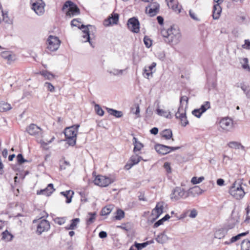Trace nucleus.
Segmentation results:
<instances>
[{"mask_svg":"<svg viewBox=\"0 0 250 250\" xmlns=\"http://www.w3.org/2000/svg\"><path fill=\"white\" fill-rule=\"evenodd\" d=\"M161 34L163 37L165 42L170 45L178 44L181 39L180 30L174 26L162 29Z\"/></svg>","mask_w":250,"mask_h":250,"instance_id":"nucleus-1","label":"nucleus"},{"mask_svg":"<svg viewBox=\"0 0 250 250\" xmlns=\"http://www.w3.org/2000/svg\"><path fill=\"white\" fill-rule=\"evenodd\" d=\"M79 127V125H75L65 129V141L69 146H74L75 145Z\"/></svg>","mask_w":250,"mask_h":250,"instance_id":"nucleus-2","label":"nucleus"},{"mask_svg":"<svg viewBox=\"0 0 250 250\" xmlns=\"http://www.w3.org/2000/svg\"><path fill=\"white\" fill-rule=\"evenodd\" d=\"M229 193L236 199H241L245 195V192L241 185L235 182L229 189Z\"/></svg>","mask_w":250,"mask_h":250,"instance_id":"nucleus-3","label":"nucleus"},{"mask_svg":"<svg viewBox=\"0 0 250 250\" xmlns=\"http://www.w3.org/2000/svg\"><path fill=\"white\" fill-rule=\"evenodd\" d=\"M114 181L113 179L101 175L96 176L93 180L95 185L101 187H106Z\"/></svg>","mask_w":250,"mask_h":250,"instance_id":"nucleus-4","label":"nucleus"},{"mask_svg":"<svg viewBox=\"0 0 250 250\" xmlns=\"http://www.w3.org/2000/svg\"><path fill=\"white\" fill-rule=\"evenodd\" d=\"M66 8H68V10L66 13L67 16L72 17L80 14L79 8L74 3L70 0H67L64 3L62 9L64 10Z\"/></svg>","mask_w":250,"mask_h":250,"instance_id":"nucleus-5","label":"nucleus"},{"mask_svg":"<svg viewBox=\"0 0 250 250\" xmlns=\"http://www.w3.org/2000/svg\"><path fill=\"white\" fill-rule=\"evenodd\" d=\"M30 3L32 9L38 15H42L44 13L45 3L42 0H31Z\"/></svg>","mask_w":250,"mask_h":250,"instance_id":"nucleus-6","label":"nucleus"},{"mask_svg":"<svg viewBox=\"0 0 250 250\" xmlns=\"http://www.w3.org/2000/svg\"><path fill=\"white\" fill-rule=\"evenodd\" d=\"M188 196L184 188L181 187H176L173 189L170 194V199L172 201H177L182 198H185Z\"/></svg>","mask_w":250,"mask_h":250,"instance_id":"nucleus-7","label":"nucleus"},{"mask_svg":"<svg viewBox=\"0 0 250 250\" xmlns=\"http://www.w3.org/2000/svg\"><path fill=\"white\" fill-rule=\"evenodd\" d=\"M180 147L168 146L161 144H157L155 146V149L159 154L165 155L171 151L180 149Z\"/></svg>","mask_w":250,"mask_h":250,"instance_id":"nucleus-8","label":"nucleus"},{"mask_svg":"<svg viewBox=\"0 0 250 250\" xmlns=\"http://www.w3.org/2000/svg\"><path fill=\"white\" fill-rule=\"evenodd\" d=\"M60 43L58 37L50 36L47 40V48L51 51H56L59 48Z\"/></svg>","mask_w":250,"mask_h":250,"instance_id":"nucleus-9","label":"nucleus"},{"mask_svg":"<svg viewBox=\"0 0 250 250\" xmlns=\"http://www.w3.org/2000/svg\"><path fill=\"white\" fill-rule=\"evenodd\" d=\"M26 131L30 135L34 136L37 138L42 137V130L35 124L30 125L26 128Z\"/></svg>","mask_w":250,"mask_h":250,"instance_id":"nucleus-10","label":"nucleus"},{"mask_svg":"<svg viewBox=\"0 0 250 250\" xmlns=\"http://www.w3.org/2000/svg\"><path fill=\"white\" fill-rule=\"evenodd\" d=\"M175 117L177 119H180L182 125L185 126L188 124V122L187 119L186 108L182 106L178 108V111L175 113Z\"/></svg>","mask_w":250,"mask_h":250,"instance_id":"nucleus-11","label":"nucleus"},{"mask_svg":"<svg viewBox=\"0 0 250 250\" xmlns=\"http://www.w3.org/2000/svg\"><path fill=\"white\" fill-rule=\"evenodd\" d=\"M128 29L132 32L137 33L140 31V23L137 19L131 18L128 20Z\"/></svg>","mask_w":250,"mask_h":250,"instance_id":"nucleus-12","label":"nucleus"},{"mask_svg":"<svg viewBox=\"0 0 250 250\" xmlns=\"http://www.w3.org/2000/svg\"><path fill=\"white\" fill-rule=\"evenodd\" d=\"M50 227V223L48 221L45 219L40 220L37 226V233L40 235L43 232L47 231Z\"/></svg>","mask_w":250,"mask_h":250,"instance_id":"nucleus-13","label":"nucleus"},{"mask_svg":"<svg viewBox=\"0 0 250 250\" xmlns=\"http://www.w3.org/2000/svg\"><path fill=\"white\" fill-rule=\"evenodd\" d=\"M219 125L223 130L229 131L233 127V121L229 118H224L220 120Z\"/></svg>","mask_w":250,"mask_h":250,"instance_id":"nucleus-14","label":"nucleus"},{"mask_svg":"<svg viewBox=\"0 0 250 250\" xmlns=\"http://www.w3.org/2000/svg\"><path fill=\"white\" fill-rule=\"evenodd\" d=\"M160 5L157 2H152L146 7V12L150 17H153L157 14L159 11Z\"/></svg>","mask_w":250,"mask_h":250,"instance_id":"nucleus-15","label":"nucleus"},{"mask_svg":"<svg viewBox=\"0 0 250 250\" xmlns=\"http://www.w3.org/2000/svg\"><path fill=\"white\" fill-rule=\"evenodd\" d=\"M156 63L153 62L149 66H146L144 69L143 75L145 78L149 79L153 76V69L156 67Z\"/></svg>","mask_w":250,"mask_h":250,"instance_id":"nucleus-16","label":"nucleus"},{"mask_svg":"<svg viewBox=\"0 0 250 250\" xmlns=\"http://www.w3.org/2000/svg\"><path fill=\"white\" fill-rule=\"evenodd\" d=\"M54 190L53 185L52 184H49L45 188L37 191V193L38 195L42 194L49 196L53 193Z\"/></svg>","mask_w":250,"mask_h":250,"instance_id":"nucleus-17","label":"nucleus"},{"mask_svg":"<svg viewBox=\"0 0 250 250\" xmlns=\"http://www.w3.org/2000/svg\"><path fill=\"white\" fill-rule=\"evenodd\" d=\"M163 212V203H157L155 208L152 211V214L155 216V219L158 218Z\"/></svg>","mask_w":250,"mask_h":250,"instance_id":"nucleus-18","label":"nucleus"},{"mask_svg":"<svg viewBox=\"0 0 250 250\" xmlns=\"http://www.w3.org/2000/svg\"><path fill=\"white\" fill-rule=\"evenodd\" d=\"M222 12V8L218 4H215L213 5L212 11V17L214 20H218Z\"/></svg>","mask_w":250,"mask_h":250,"instance_id":"nucleus-19","label":"nucleus"},{"mask_svg":"<svg viewBox=\"0 0 250 250\" xmlns=\"http://www.w3.org/2000/svg\"><path fill=\"white\" fill-rule=\"evenodd\" d=\"M88 27H92V26L91 25H87L85 27V28H83V34L82 36V37L84 39V40H83V42H88L91 46H92L93 47L94 46L93 45L92 42L90 40L89 31Z\"/></svg>","mask_w":250,"mask_h":250,"instance_id":"nucleus-20","label":"nucleus"},{"mask_svg":"<svg viewBox=\"0 0 250 250\" xmlns=\"http://www.w3.org/2000/svg\"><path fill=\"white\" fill-rule=\"evenodd\" d=\"M203 192V190L198 186H195L189 190V194L194 197L201 194Z\"/></svg>","mask_w":250,"mask_h":250,"instance_id":"nucleus-21","label":"nucleus"},{"mask_svg":"<svg viewBox=\"0 0 250 250\" xmlns=\"http://www.w3.org/2000/svg\"><path fill=\"white\" fill-rule=\"evenodd\" d=\"M62 195H63L66 198V203H70L71 202L72 198L74 194V192L71 190H67L65 191H62L61 192Z\"/></svg>","mask_w":250,"mask_h":250,"instance_id":"nucleus-22","label":"nucleus"},{"mask_svg":"<svg viewBox=\"0 0 250 250\" xmlns=\"http://www.w3.org/2000/svg\"><path fill=\"white\" fill-rule=\"evenodd\" d=\"M1 57L8 61H12L15 59V56L10 51H4L1 53Z\"/></svg>","mask_w":250,"mask_h":250,"instance_id":"nucleus-23","label":"nucleus"},{"mask_svg":"<svg viewBox=\"0 0 250 250\" xmlns=\"http://www.w3.org/2000/svg\"><path fill=\"white\" fill-rule=\"evenodd\" d=\"M133 144L134 146L133 149L134 152L140 151L144 146L143 145L138 141L137 139L135 137L133 138Z\"/></svg>","mask_w":250,"mask_h":250,"instance_id":"nucleus-24","label":"nucleus"},{"mask_svg":"<svg viewBox=\"0 0 250 250\" xmlns=\"http://www.w3.org/2000/svg\"><path fill=\"white\" fill-rule=\"evenodd\" d=\"M168 240V237L165 233H161L159 234L156 238V241L160 244H164Z\"/></svg>","mask_w":250,"mask_h":250,"instance_id":"nucleus-25","label":"nucleus"},{"mask_svg":"<svg viewBox=\"0 0 250 250\" xmlns=\"http://www.w3.org/2000/svg\"><path fill=\"white\" fill-rule=\"evenodd\" d=\"M12 109L11 105L4 101H0V112H6Z\"/></svg>","mask_w":250,"mask_h":250,"instance_id":"nucleus-26","label":"nucleus"},{"mask_svg":"<svg viewBox=\"0 0 250 250\" xmlns=\"http://www.w3.org/2000/svg\"><path fill=\"white\" fill-rule=\"evenodd\" d=\"M228 145L229 147L236 149H241L244 150L245 148L244 146L242 145L240 143L238 142H230L229 143H228Z\"/></svg>","mask_w":250,"mask_h":250,"instance_id":"nucleus-27","label":"nucleus"},{"mask_svg":"<svg viewBox=\"0 0 250 250\" xmlns=\"http://www.w3.org/2000/svg\"><path fill=\"white\" fill-rule=\"evenodd\" d=\"M162 137L165 138L166 140H169L170 139H172V141H174V139L172 138V132L171 130L169 129H167L163 130L161 133Z\"/></svg>","mask_w":250,"mask_h":250,"instance_id":"nucleus-28","label":"nucleus"},{"mask_svg":"<svg viewBox=\"0 0 250 250\" xmlns=\"http://www.w3.org/2000/svg\"><path fill=\"white\" fill-rule=\"evenodd\" d=\"M80 222L79 218H75L71 220V223L70 225L67 226L65 227L66 229L67 230L71 229L73 230L77 228V225Z\"/></svg>","mask_w":250,"mask_h":250,"instance_id":"nucleus-29","label":"nucleus"},{"mask_svg":"<svg viewBox=\"0 0 250 250\" xmlns=\"http://www.w3.org/2000/svg\"><path fill=\"white\" fill-rule=\"evenodd\" d=\"M106 110L109 114L117 118H120L123 116L122 111H118L109 108H106Z\"/></svg>","mask_w":250,"mask_h":250,"instance_id":"nucleus-30","label":"nucleus"},{"mask_svg":"<svg viewBox=\"0 0 250 250\" xmlns=\"http://www.w3.org/2000/svg\"><path fill=\"white\" fill-rule=\"evenodd\" d=\"M157 114L161 116L165 117L167 118H171V112L161 109H157Z\"/></svg>","mask_w":250,"mask_h":250,"instance_id":"nucleus-31","label":"nucleus"},{"mask_svg":"<svg viewBox=\"0 0 250 250\" xmlns=\"http://www.w3.org/2000/svg\"><path fill=\"white\" fill-rule=\"evenodd\" d=\"M227 231L224 229H220L216 230L214 233V238L217 239H221L226 234Z\"/></svg>","mask_w":250,"mask_h":250,"instance_id":"nucleus-32","label":"nucleus"},{"mask_svg":"<svg viewBox=\"0 0 250 250\" xmlns=\"http://www.w3.org/2000/svg\"><path fill=\"white\" fill-rule=\"evenodd\" d=\"M40 74L43 76V77L46 80H52L55 78L54 74L46 70L40 72Z\"/></svg>","mask_w":250,"mask_h":250,"instance_id":"nucleus-33","label":"nucleus"},{"mask_svg":"<svg viewBox=\"0 0 250 250\" xmlns=\"http://www.w3.org/2000/svg\"><path fill=\"white\" fill-rule=\"evenodd\" d=\"M124 70L112 68L107 70V72L113 76H121L123 74Z\"/></svg>","mask_w":250,"mask_h":250,"instance_id":"nucleus-34","label":"nucleus"},{"mask_svg":"<svg viewBox=\"0 0 250 250\" xmlns=\"http://www.w3.org/2000/svg\"><path fill=\"white\" fill-rule=\"evenodd\" d=\"M95 212H89L87 215L86 222L88 225H90L93 223L95 220Z\"/></svg>","mask_w":250,"mask_h":250,"instance_id":"nucleus-35","label":"nucleus"},{"mask_svg":"<svg viewBox=\"0 0 250 250\" xmlns=\"http://www.w3.org/2000/svg\"><path fill=\"white\" fill-rule=\"evenodd\" d=\"M13 236L7 230H5L2 233V239L6 241L9 242L12 240Z\"/></svg>","mask_w":250,"mask_h":250,"instance_id":"nucleus-36","label":"nucleus"},{"mask_svg":"<svg viewBox=\"0 0 250 250\" xmlns=\"http://www.w3.org/2000/svg\"><path fill=\"white\" fill-rule=\"evenodd\" d=\"M81 23L80 19H75L71 21V24L72 26L78 27L80 29H83L85 28V26L83 24H82L81 25Z\"/></svg>","mask_w":250,"mask_h":250,"instance_id":"nucleus-37","label":"nucleus"},{"mask_svg":"<svg viewBox=\"0 0 250 250\" xmlns=\"http://www.w3.org/2000/svg\"><path fill=\"white\" fill-rule=\"evenodd\" d=\"M116 214V215L115 216V219L117 220H121L125 216L124 211L121 209H117Z\"/></svg>","mask_w":250,"mask_h":250,"instance_id":"nucleus-38","label":"nucleus"},{"mask_svg":"<svg viewBox=\"0 0 250 250\" xmlns=\"http://www.w3.org/2000/svg\"><path fill=\"white\" fill-rule=\"evenodd\" d=\"M141 159L142 158L137 155L132 156L130 158V161L132 162L131 166L137 164Z\"/></svg>","mask_w":250,"mask_h":250,"instance_id":"nucleus-39","label":"nucleus"},{"mask_svg":"<svg viewBox=\"0 0 250 250\" xmlns=\"http://www.w3.org/2000/svg\"><path fill=\"white\" fill-rule=\"evenodd\" d=\"M118 20L119 15L118 14H114L112 15V17L108 19L110 24H117Z\"/></svg>","mask_w":250,"mask_h":250,"instance_id":"nucleus-40","label":"nucleus"},{"mask_svg":"<svg viewBox=\"0 0 250 250\" xmlns=\"http://www.w3.org/2000/svg\"><path fill=\"white\" fill-rule=\"evenodd\" d=\"M2 19V21L6 23L11 24L12 23V20L8 17L7 12H3L1 20Z\"/></svg>","mask_w":250,"mask_h":250,"instance_id":"nucleus-41","label":"nucleus"},{"mask_svg":"<svg viewBox=\"0 0 250 250\" xmlns=\"http://www.w3.org/2000/svg\"><path fill=\"white\" fill-rule=\"evenodd\" d=\"M147 245L148 242H145L143 243H138L137 242H135L134 243L135 248L137 249V250H141L146 247Z\"/></svg>","mask_w":250,"mask_h":250,"instance_id":"nucleus-42","label":"nucleus"},{"mask_svg":"<svg viewBox=\"0 0 250 250\" xmlns=\"http://www.w3.org/2000/svg\"><path fill=\"white\" fill-rule=\"evenodd\" d=\"M210 107V103L208 101L204 102V103L201 106L200 109L201 110L202 112L204 113Z\"/></svg>","mask_w":250,"mask_h":250,"instance_id":"nucleus-43","label":"nucleus"},{"mask_svg":"<svg viewBox=\"0 0 250 250\" xmlns=\"http://www.w3.org/2000/svg\"><path fill=\"white\" fill-rule=\"evenodd\" d=\"M111 210L112 208L111 206L105 207L102 209L101 211V215L103 216L106 215L111 212Z\"/></svg>","mask_w":250,"mask_h":250,"instance_id":"nucleus-44","label":"nucleus"},{"mask_svg":"<svg viewBox=\"0 0 250 250\" xmlns=\"http://www.w3.org/2000/svg\"><path fill=\"white\" fill-rule=\"evenodd\" d=\"M95 110L96 111V113L98 115H99L100 116H102L104 115V111L99 104H95Z\"/></svg>","mask_w":250,"mask_h":250,"instance_id":"nucleus-45","label":"nucleus"},{"mask_svg":"<svg viewBox=\"0 0 250 250\" xmlns=\"http://www.w3.org/2000/svg\"><path fill=\"white\" fill-rule=\"evenodd\" d=\"M204 180V177L203 176L200 177L199 178H198L197 177H193L191 179V182L193 184H199V183H200L201 182H202Z\"/></svg>","mask_w":250,"mask_h":250,"instance_id":"nucleus-46","label":"nucleus"},{"mask_svg":"<svg viewBox=\"0 0 250 250\" xmlns=\"http://www.w3.org/2000/svg\"><path fill=\"white\" fill-rule=\"evenodd\" d=\"M44 86L51 92H54L55 91V87L50 83H44Z\"/></svg>","mask_w":250,"mask_h":250,"instance_id":"nucleus-47","label":"nucleus"},{"mask_svg":"<svg viewBox=\"0 0 250 250\" xmlns=\"http://www.w3.org/2000/svg\"><path fill=\"white\" fill-rule=\"evenodd\" d=\"M144 42L147 48H149L152 45V41L147 36H145Z\"/></svg>","mask_w":250,"mask_h":250,"instance_id":"nucleus-48","label":"nucleus"},{"mask_svg":"<svg viewBox=\"0 0 250 250\" xmlns=\"http://www.w3.org/2000/svg\"><path fill=\"white\" fill-rule=\"evenodd\" d=\"M54 222L56 224L59 225L63 224L65 222V218L64 217H57L54 219Z\"/></svg>","mask_w":250,"mask_h":250,"instance_id":"nucleus-49","label":"nucleus"},{"mask_svg":"<svg viewBox=\"0 0 250 250\" xmlns=\"http://www.w3.org/2000/svg\"><path fill=\"white\" fill-rule=\"evenodd\" d=\"M188 98L186 96H181L180 99V105L179 108H180L182 106L183 107V102H186V105L188 104Z\"/></svg>","mask_w":250,"mask_h":250,"instance_id":"nucleus-50","label":"nucleus"},{"mask_svg":"<svg viewBox=\"0 0 250 250\" xmlns=\"http://www.w3.org/2000/svg\"><path fill=\"white\" fill-rule=\"evenodd\" d=\"M167 2V6L169 7H171L173 10L176 11L177 9L179 10V12H180V10L178 9V6L176 5L175 7L173 5V0H166Z\"/></svg>","mask_w":250,"mask_h":250,"instance_id":"nucleus-51","label":"nucleus"},{"mask_svg":"<svg viewBox=\"0 0 250 250\" xmlns=\"http://www.w3.org/2000/svg\"><path fill=\"white\" fill-rule=\"evenodd\" d=\"M192 113L193 115L196 116L197 118H200L201 115L203 113L201 110L199 109H195L193 110L192 112Z\"/></svg>","mask_w":250,"mask_h":250,"instance_id":"nucleus-52","label":"nucleus"},{"mask_svg":"<svg viewBox=\"0 0 250 250\" xmlns=\"http://www.w3.org/2000/svg\"><path fill=\"white\" fill-rule=\"evenodd\" d=\"M17 161L19 164H22L27 161L24 159L21 154H19L17 156Z\"/></svg>","mask_w":250,"mask_h":250,"instance_id":"nucleus-53","label":"nucleus"},{"mask_svg":"<svg viewBox=\"0 0 250 250\" xmlns=\"http://www.w3.org/2000/svg\"><path fill=\"white\" fill-rule=\"evenodd\" d=\"M240 239V235L239 234H238V235H236L235 236L232 237L231 238L229 242H225V244H229L230 243H234V242L237 241V240H239Z\"/></svg>","mask_w":250,"mask_h":250,"instance_id":"nucleus-54","label":"nucleus"},{"mask_svg":"<svg viewBox=\"0 0 250 250\" xmlns=\"http://www.w3.org/2000/svg\"><path fill=\"white\" fill-rule=\"evenodd\" d=\"M189 14L190 17L194 20L196 21H200V19L197 17L196 14L194 12H193L191 10H189Z\"/></svg>","mask_w":250,"mask_h":250,"instance_id":"nucleus-55","label":"nucleus"},{"mask_svg":"<svg viewBox=\"0 0 250 250\" xmlns=\"http://www.w3.org/2000/svg\"><path fill=\"white\" fill-rule=\"evenodd\" d=\"M164 167L167 173H171V167L170 166V164L168 162H165L164 165Z\"/></svg>","mask_w":250,"mask_h":250,"instance_id":"nucleus-56","label":"nucleus"},{"mask_svg":"<svg viewBox=\"0 0 250 250\" xmlns=\"http://www.w3.org/2000/svg\"><path fill=\"white\" fill-rule=\"evenodd\" d=\"M54 139H55V137L53 136L51 138V140H50L49 141L46 140V141L45 142V141H43V140H41L40 141V143L42 146H46V145H48L49 144L51 143Z\"/></svg>","mask_w":250,"mask_h":250,"instance_id":"nucleus-57","label":"nucleus"},{"mask_svg":"<svg viewBox=\"0 0 250 250\" xmlns=\"http://www.w3.org/2000/svg\"><path fill=\"white\" fill-rule=\"evenodd\" d=\"M244 64L242 65V67L244 69H250V67L248 64V59L247 58H244L242 60Z\"/></svg>","mask_w":250,"mask_h":250,"instance_id":"nucleus-58","label":"nucleus"},{"mask_svg":"<svg viewBox=\"0 0 250 250\" xmlns=\"http://www.w3.org/2000/svg\"><path fill=\"white\" fill-rule=\"evenodd\" d=\"M242 47L246 49H250V41L249 40H245V44L242 45Z\"/></svg>","mask_w":250,"mask_h":250,"instance_id":"nucleus-59","label":"nucleus"},{"mask_svg":"<svg viewBox=\"0 0 250 250\" xmlns=\"http://www.w3.org/2000/svg\"><path fill=\"white\" fill-rule=\"evenodd\" d=\"M197 215V211L195 209H193L190 211V213L188 216L191 218H195Z\"/></svg>","mask_w":250,"mask_h":250,"instance_id":"nucleus-60","label":"nucleus"},{"mask_svg":"<svg viewBox=\"0 0 250 250\" xmlns=\"http://www.w3.org/2000/svg\"><path fill=\"white\" fill-rule=\"evenodd\" d=\"M99 236L101 238H104L107 237V233L105 231H102L99 233Z\"/></svg>","mask_w":250,"mask_h":250,"instance_id":"nucleus-61","label":"nucleus"},{"mask_svg":"<svg viewBox=\"0 0 250 250\" xmlns=\"http://www.w3.org/2000/svg\"><path fill=\"white\" fill-rule=\"evenodd\" d=\"M80 194L81 196V201L83 203L86 202L87 201V199L85 198L84 193L83 192H80Z\"/></svg>","mask_w":250,"mask_h":250,"instance_id":"nucleus-62","label":"nucleus"},{"mask_svg":"<svg viewBox=\"0 0 250 250\" xmlns=\"http://www.w3.org/2000/svg\"><path fill=\"white\" fill-rule=\"evenodd\" d=\"M134 113L137 116V118L140 117V107L138 104L136 105V111Z\"/></svg>","mask_w":250,"mask_h":250,"instance_id":"nucleus-63","label":"nucleus"},{"mask_svg":"<svg viewBox=\"0 0 250 250\" xmlns=\"http://www.w3.org/2000/svg\"><path fill=\"white\" fill-rule=\"evenodd\" d=\"M164 222V221L162 220V218L159 220H158L157 222H156L154 225V227L155 228H157L158 227H159V226H160L161 225H162Z\"/></svg>","mask_w":250,"mask_h":250,"instance_id":"nucleus-64","label":"nucleus"}]
</instances>
